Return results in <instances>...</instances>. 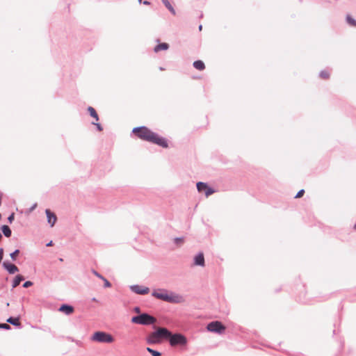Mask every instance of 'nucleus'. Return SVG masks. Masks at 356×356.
Segmentation results:
<instances>
[{"label":"nucleus","instance_id":"nucleus-1","mask_svg":"<svg viewBox=\"0 0 356 356\" xmlns=\"http://www.w3.org/2000/svg\"><path fill=\"white\" fill-rule=\"evenodd\" d=\"M132 133L136 134L140 139L156 144L163 148L168 147L167 140L160 136L158 134L153 132L145 126L134 127Z\"/></svg>","mask_w":356,"mask_h":356},{"label":"nucleus","instance_id":"nucleus-2","mask_svg":"<svg viewBox=\"0 0 356 356\" xmlns=\"http://www.w3.org/2000/svg\"><path fill=\"white\" fill-rule=\"evenodd\" d=\"M152 296L159 300L170 302V303H179L181 300V297L172 291L169 292L164 289H159L154 290Z\"/></svg>","mask_w":356,"mask_h":356},{"label":"nucleus","instance_id":"nucleus-3","mask_svg":"<svg viewBox=\"0 0 356 356\" xmlns=\"http://www.w3.org/2000/svg\"><path fill=\"white\" fill-rule=\"evenodd\" d=\"M170 334L169 331L165 327H159L154 332H152L147 339V342L149 344L159 343L161 339H168V337Z\"/></svg>","mask_w":356,"mask_h":356},{"label":"nucleus","instance_id":"nucleus-4","mask_svg":"<svg viewBox=\"0 0 356 356\" xmlns=\"http://www.w3.org/2000/svg\"><path fill=\"white\" fill-rule=\"evenodd\" d=\"M131 322L138 325H149L154 324L156 322V319L147 313H143L133 316L131 318Z\"/></svg>","mask_w":356,"mask_h":356},{"label":"nucleus","instance_id":"nucleus-5","mask_svg":"<svg viewBox=\"0 0 356 356\" xmlns=\"http://www.w3.org/2000/svg\"><path fill=\"white\" fill-rule=\"evenodd\" d=\"M91 339L100 343H111L114 341V338L111 334L103 331L95 332L92 336Z\"/></svg>","mask_w":356,"mask_h":356},{"label":"nucleus","instance_id":"nucleus-6","mask_svg":"<svg viewBox=\"0 0 356 356\" xmlns=\"http://www.w3.org/2000/svg\"><path fill=\"white\" fill-rule=\"evenodd\" d=\"M168 340L172 346H184L187 343V339L184 335L180 333L172 334L170 332Z\"/></svg>","mask_w":356,"mask_h":356},{"label":"nucleus","instance_id":"nucleus-7","mask_svg":"<svg viewBox=\"0 0 356 356\" xmlns=\"http://www.w3.org/2000/svg\"><path fill=\"white\" fill-rule=\"evenodd\" d=\"M225 326L220 321H216L208 323L207 329L208 331L221 334L225 330Z\"/></svg>","mask_w":356,"mask_h":356},{"label":"nucleus","instance_id":"nucleus-8","mask_svg":"<svg viewBox=\"0 0 356 356\" xmlns=\"http://www.w3.org/2000/svg\"><path fill=\"white\" fill-rule=\"evenodd\" d=\"M196 186L198 192L204 193L207 197L212 195L215 192V191L212 188L209 187L207 184L202 181L197 182Z\"/></svg>","mask_w":356,"mask_h":356},{"label":"nucleus","instance_id":"nucleus-9","mask_svg":"<svg viewBox=\"0 0 356 356\" xmlns=\"http://www.w3.org/2000/svg\"><path fill=\"white\" fill-rule=\"evenodd\" d=\"M130 289L132 292L139 295H145L149 292V289L148 287L141 286L138 284L131 285L130 286Z\"/></svg>","mask_w":356,"mask_h":356},{"label":"nucleus","instance_id":"nucleus-10","mask_svg":"<svg viewBox=\"0 0 356 356\" xmlns=\"http://www.w3.org/2000/svg\"><path fill=\"white\" fill-rule=\"evenodd\" d=\"M45 213L47 216L48 223L50 225L51 227H54L57 220V217L56 214L49 209H47L45 210Z\"/></svg>","mask_w":356,"mask_h":356},{"label":"nucleus","instance_id":"nucleus-11","mask_svg":"<svg viewBox=\"0 0 356 356\" xmlns=\"http://www.w3.org/2000/svg\"><path fill=\"white\" fill-rule=\"evenodd\" d=\"M3 267L8 272L9 274L13 275L19 271V268L15 264L8 261H3Z\"/></svg>","mask_w":356,"mask_h":356},{"label":"nucleus","instance_id":"nucleus-12","mask_svg":"<svg viewBox=\"0 0 356 356\" xmlns=\"http://www.w3.org/2000/svg\"><path fill=\"white\" fill-rule=\"evenodd\" d=\"M193 264L195 266H204L205 261L204 254L202 252H199L197 255L195 256L193 259Z\"/></svg>","mask_w":356,"mask_h":356},{"label":"nucleus","instance_id":"nucleus-13","mask_svg":"<svg viewBox=\"0 0 356 356\" xmlns=\"http://www.w3.org/2000/svg\"><path fill=\"white\" fill-rule=\"evenodd\" d=\"M58 311L65 314L66 315H70L74 312V309L72 305L63 304L60 306Z\"/></svg>","mask_w":356,"mask_h":356},{"label":"nucleus","instance_id":"nucleus-14","mask_svg":"<svg viewBox=\"0 0 356 356\" xmlns=\"http://www.w3.org/2000/svg\"><path fill=\"white\" fill-rule=\"evenodd\" d=\"M6 321L16 327H19L21 325V323L19 322V317L10 316L6 320Z\"/></svg>","mask_w":356,"mask_h":356},{"label":"nucleus","instance_id":"nucleus-15","mask_svg":"<svg viewBox=\"0 0 356 356\" xmlns=\"http://www.w3.org/2000/svg\"><path fill=\"white\" fill-rule=\"evenodd\" d=\"M169 49V44L165 42L160 43L154 48V52L157 53L161 50H167Z\"/></svg>","mask_w":356,"mask_h":356},{"label":"nucleus","instance_id":"nucleus-16","mask_svg":"<svg viewBox=\"0 0 356 356\" xmlns=\"http://www.w3.org/2000/svg\"><path fill=\"white\" fill-rule=\"evenodd\" d=\"M24 280V277L22 275H17L15 276L13 281L12 287L13 289L17 287L22 281Z\"/></svg>","mask_w":356,"mask_h":356},{"label":"nucleus","instance_id":"nucleus-17","mask_svg":"<svg viewBox=\"0 0 356 356\" xmlns=\"http://www.w3.org/2000/svg\"><path fill=\"white\" fill-rule=\"evenodd\" d=\"M1 229L2 231V233L3 234V235L6 237L8 238V237H10L11 236L12 231H11L10 228L8 225H2L1 227Z\"/></svg>","mask_w":356,"mask_h":356},{"label":"nucleus","instance_id":"nucleus-18","mask_svg":"<svg viewBox=\"0 0 356 356\" xmlns=\"http://www.w3.org/2000/svg\"><path fill=\"white\" fill-rule=\"evenodd\" d=\"M193 67L198 70H203L205 69V65L203 61L197 60L193 62Z\"/></svg>","mask_w":356,"mask_h":356},{"label":"nucleus","instance_id":"nucleus-19","mask_svg":"<svg viewBox=\"0 0 356 356\" xmlns=\"http://www.w3.org/2000/svg\"><path fill=\"white\" fill-rule=\"evenodd\" d=\"M161 1L172 15L176 14L175 10L168 0H161Z\"/></svg>","mask_w":356,"mask_h":356},{"label":"nucleus","instance_id":"nucleus-20","mask_svg":"<svg viewBox=\"0 0 356 356\" xmlns=\"http://www.w3.org/2000/svg\"><path fill=\"white\" fill-rule=\"evenodd\" d=\"M88 111L90 113V115L95 119L96 121L99 120V116L97 115V113L96 112L95 109L92 106L88 107Z\"/></svg>","mask_w":356,"mask_h":356},{"label":"nucleus","instance_id":"nucleus-21","mask_svg":"<svg viewBox=\"0 0 356 356\" xmlns=\"http://www.w3.org/2000/svg\"><path fill=\"white\" fill-rule=\"evenodd\" d=\"M184 242V237H177L174 238V243L177 246H181Z\"/></svg>","mask_w":356,"mask_h":356},{"label":"nucleus","instance_id":"nucleus-22","mask_svg":"<svg viewBox=\"0 0 356 356\" xmlns=\"http://www.w3.org/2000/svg\"><path fill=\"white\" fill-rule=\"evenodd\" d=\"M147 351L152 356H161V353L157 350H153L151 348L147 347Z\"/></svg>","mask_w":356,"mask_h":356},{"label":"nucleus","instance_id":"nucleus-23","mask_svg":"<svg viewBox=\"0 0 356 356\" xmlns=\"http://www.w3.org/2000/svg\"><path fill=\"white\" fill-rule=\"evenodd\" d=\"M19 250H15L14 252L10 254V257L13 261H15L17 259V257L19 254Z\"/></svg>","mask_w":356,"mask_h":356},{"label":"nucleus","instance_id":"nucleus-24","mask_svg":"<svg viewBox=\"0 0 356 356\" xmlns=\"http://www.w3.org/2000/svg\"><path fill=\"white\" fill-rule=\"evenodd\" d=\"M346 21L350 25L356 26V20L352 18L350 16L348 15L346 17Z\"/></svg>","mask_w":356,"mask_h":356},{"label":"nucleus","instance_id":"nucleus-25","mask_svg":"<svg viewBox=\"0 0 356 356\" xmlns=\"http://www.w3.org/2000/svg\"><path fill=\"white\" fill-rule=\"evenodd\" d=\"M319 76L322 79H328L329 78V76H330V74L326 70H322L320 74H319Z\"/></svg>","mask_w":356,"mask_h":356},{"label":"nucleus","instance_id":"nucleus-26","mask_svg":"<svg viewBox=\"0 0 356 356\" xmlns=\"http://www.w3.org/2000/svg\"><path fill=\"white\" fill-rule=\"evenodd\" d=\"M0 329L9 330L11 329V327L7 323H0Z\"/></svg>","mask_w":356,"mask_h":356},{"label":"nucleus","instance_id":"nucleus-27","mask_svg":"<svg viewBox=\"0 0 356 356\" xmlns=\"http://www.w3.org/2000/svg\"><path fill=\"white\" fill-rule=\"evenodd\" d=\"M102 280L104 281V287L108 288V287L111 286V284L110 283V282L107 279H106L104 277V279H102Z\"/></svg>","mask_w":356,"mask_h":356},{"label":"nucleus","instance_id":"nucleus-28","mask_svg":"<svg viewBox=\"0 0 356 356\" xmlns=\"http://www.w3.org/2000/svg\"><path fill=\"white\" fill-rule=\"evenodd\" d=\"M304 193H305V190H304V189H301V190H300V191L297 193V194H296V195L295 196V197H296V198H300V197H301L304 195Z\"/></svg>","mask_w":356,"mask_h":356},{"label":"nucleus","instance_id":"nucleus-29","mask_svg":"<svg viewBox=\"0 0 356 356\" xmlns=\"http://www.w3.org/2000/svg\"><path fill=\"white\" fill-rule=\"evenodd\" d=\"M92 124L93 125H95L96 127H97V129L99 131H102L103 130V128H102V126L99 124V123H97V122H92Z\"/></svg>","mask_w":356,"mask_h":356},{"label":"nucleus","instance_id":"nucleus-30","mask_svg":"<svg viewBox=\"0 0 356 356\" xmlns=\"http://www.w3.org/2000/svg\"><path fill=\"white\" fill-rule=\"evenodd\" d=\"M33 282H31V281H26L25 282L24 284H23V287L24 288H29L30 286H31L33 285Z\"/></svg>","mask_w":356,"mask_h":356},{"label":"nucleus","instance_id":"nucleus-31","mask_svg":"<svg viewBox=\"0 0 356 356\" xmlns=\"http://www.w3.org/2000/svg\"><path fill=\"white\" fill-rule=\"evenodd\" d=\"M92 273L96 276L98 278L102 280L104 279V276H102L100 273H99L97 271H96L95 270H92Z\"/></svg>","mask_w":356,"mask_h":356},{"label":"nucleus","instance_id":"nucleus-32","mask_svg":"<svg viewBox=\"0 0 356 356\" xmlns=\"http://www.w3.org/2000/svg\"><path fill=\"white\" fill-rule=\"evenodd\" d=\"M15 219V213H12L8 217V220L10 223H12L13 221Z\"/></svg>","mask_w":356,"mask_h":356},{"label":"nucleus","instance_id":"nucleus-33","mask_svg":"<svg viewBox=\"0 0 356 356\" xmlns=\"http://www.w3.org/2000/svg\"><path fill=\"white\" fill-rule=\"evenodd\" d=\"M3 257V249L0 248V263L1 262Z\"/></svg>","mask_w":356,"mask_h":356},{"label":"nucleus","instance_id":"nucleus-34","mask_svg":"<svg viewBox=\"0 0 356 356\" xmlns=\"http://www.w3.org/2000/svg\"><path fill=\"white\" fill-rule=\"evenodd\" d=\"M134 311L136 313H140V309L139 307H135L134 309Z\"/></svg>","mask_w":356,"mask_h":356},{"label":"nucleus","instance_id":"nucleus-35","mask_svg":"<svg viewBox=\"0 0 356 356\" xmlns=\"http://www.w3.org/2000/svg\"><path fill=\"white\" fill-rule=\"evenodd\" d=\"M37 207V203L34 204L30 209L31 211L34 210Z\"/></svg>","mask_w":356,"mask_h":356},{"label":"nucleus","instance_id":"nucleus-36","mask_svg":"<svg viewBox=\"0 0 356 356\" xmlns=\"http://www.w3.org/2000/svg\"><path fill=\"white\" fill-rule=\"evenodd\" d=\"M143 3L144 5H147H147H149V4H150V2H149V1H147V0H145V1H143Z\"/></svg>","mask_w":356,"mask_h":356},{"label":"nucleus","instance_id":"nucleus-37","mask_svg":"<svg viewBox=\"0 0 356 356\" xmlns=\"http://www.w3.org/2000/svg\"><path fill=\"white\" fill-rule=\"evenodd\" d=\"M52 244H53V242H52V241H49L48 243H47V245H47V247H49V246H51V245H52Z\"/></svg>","mask_w":356,"mask_h":356},{"label":"nucleus","instance_id":"nucleus-38","mask_svg":"<svg viewBox=\"0 0 356 356\" xmlns=\"http://www.w3.org/2000/svg\"><path fill=\"white\" fill-rule=\"evenodd\" d=\"M202 25H200V26H199V30H200V31H201V30H202Z\"/></svg>","mask_w":356,"mask_h":356},{"label":"nucleus","instance_id":"nucleus-39","mask_svg":"<svg viewBox=\"0 0 356 356\" xmlns=\"http://www.w3.org/2000/svg\"><path fill=\"white\" fill-rule=\"evenodd\" d=\"M159 70L162 71V70H164L165 69L163 67H160Z\"/></svg>","mask_w":356,"mask_h":356},{"label":"nucleus","instance_id":"nucleus-40","mask_svg":"<svg viewBox=\"0 0 356 356\" xmlns=\"http://www.w3.org/2000/svg\"><path fill=\"white\" fill-rule=\"evenodd\" d=\"M2 237H3V236H2V234L0 233V241H1V239H2Z\"/></svg>","mask_w":356,"mask_h":356},{"label":"nucleus","instance_id":"nucleus-41","mask_svg":"<svg viewBox=\"0 0 356 356\" xmlns=\"http://www.w3.org/2000/svg\"><path fill=\"white\" fill-rule=\"evenodd\" d=\"M138 1L140 3H143V0H138Z\"/></svg>","mask_w":356,"mask_h":356}]
</instances>
